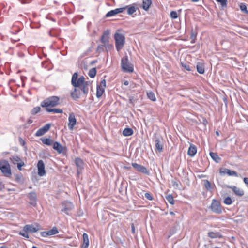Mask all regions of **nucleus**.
I'll use <instances>...</instances> for the list:
<instances>
[{
	"instance_id": "9d476101",
	"label": "nucleus",
	"mask_w": 248,
	"mask_h": 248,
	"mask_svg": "<svg viewBox=\"0 0 248 248\" xmlns=\"http://www.w3.org/2000/svg\"><path fill=\"white\" fill-rule=\"evenodd\" d=\"M132 166L134 169H135L139 172L143 173L147 175H149L150 174V172L147 170L146 168L143 166H142L136 163H132Z\"/></svg>"
},
{
	"instance_id": "0e129e2a",
	"label": "nucleus",
	"mask_w": 248,
	"mask_h": 248,
	"mask_svg": "<svg viewBox=\"0 0 248 248\" xmlns=\"http://www.w3.org/2000/svg\"><path fill=\"white\" fill-rule=\"evenodd\" d=\"M33 122V121L31 119H29L28 121V124H30Z\"/></svg>"
},
{
	"instance_id": "8fccbe9b",
	"label": "nucleus",
	"mask_w": 248,
	"mask_h": 248,
	"mask_svg": "<svg viewBox=\"0 0 248 248\" xmlns=\"http://www.w3.org/2000/svg\"><path fill=\"white\" fill-rule=\"evenodd\" d=\"M104 47L105 44L99 45L97 48V52L98 53H100L101 52L103 51L104 50Z\"/></svg>"
},
{
	"instance_id": "393cba45",
	"label": "nucleus",
	"mask_w": 248,
	"mask_h": 248,
	"mask_svg": "<svg viewBox=\"0 0 248 248\" xmlns=\"http://www.w3.org/2000/svg\"><path fill=\"white\" fill-rule=\"evenodd\" d=\"M182 66L186 70L188 71H193L195 70V67L190 65V64L187 62H181Z\"/></svg>"
},
{
	"instance_id": "f3484780",
	"label": "nucleus",
	"mask_w": 248,
	"mask_h": 248,
	"mask_svg": "<svg viewBox=\"0 0 248 248\" xmlns=\"http://www.w3.org/2000/svg\"><path fill=\"white\" fill-rule=\"evenodd\" d=\"M75 163L77 167V173L79 175L83 169V162L81 159L76 158L75 159Z\"/></svg>"
},
{
	"instance_id": "37998d69",
	"label": "nucleus",
	"mask_w": 248,
	"mask_h": 248,
	"mask_svg": "<svg viewBox=\"0 0 248 248\" xmlns=\"http://www.w3.org/2000/svg\"><path fill=\"white\" fill-rule=\"evenodd\" d=\"M147 96L152 101H155L156 100L155 95L153 92L147 93Z\"/></svg>"
},
{
	"instance_id": "c03bdc74",
	"label": "nucleus",
	"mask_w": 248,
	"mask_h": 248,
	"mask_svg": "<svg viewBox=\"0 0 248 248\" xmlns=\"http://www.w3.org/2000/svg\"><path fill=\"white\" fill-rule=\"evenodd\" d=\"M223 202L226 205H230L232 203V201L230 197H227L224 199Z\"/></svg>"
},
{
	"instance_id": "58836bf2",
	"label": "nucleus",
	"mask_w": 248,
	"mask_h": 248,
	"mask_svg": "<svg viewBox=\"0 0 248 248\" xmlns=\"http://www.w3.org/2000/svg\"><path fill=\"white\" fill-rule=\"evenodd\" d=\"M166 200L168 201V202L171 204L173 205L174 204V200L173 199V196L170 195H168L166 197Z\"/></svg>"
},
{
	"instance_id": "79ce46f5",
	"label": "nucleus",
	"mask_w": 248,
	"mask_h": 248,
	"mask_svg": "<svg viewBox=\"0 0 248 248\" xmlns=\"http://www.w3.org/2000/svg\"><path fill=\"white\" fill-rule=\"evenodd\" d=\"M41 110V108L40 107H36L33 108L31 111V113L32 115H35L38 113Z\"/></svg>"
},
{
	"instance_id": "a19ab883",
	"label": "nucleus",
	"mask_w": 248,
	"mask_h": 248,
	"mask_svg": "<svg viewBox=\"0 0 248 248\" xmlns=\"http://www.w3.org/2000/svg\"><path fill=\"white\" fill-rule=\"evenodd\" d=\"M49 235H52L58 233V230L56 227H53L51 230L48 231Z\"/></svg>"
},
{
	"instance_id": "c9c22d12",
	"label": "nucleus",
	"mask_w": 248,
	"mask_h": 248,
	"mask_svg": "<svg viewBox=\"0 0 248 248\" xmlns=\"http://www.w3.org/2000/svg\"><path fill=\"white\" fill-rule=\"evenodd\" d=\"M197 36V32L195 31H194L193 29L191 30V33L190 35V38L191 39V43H194L195 42V40L196 39Z\"/></svg>"
},
{
	"instance_id": "4be33fe9",
	"label": "nucleus",
	"mask_w": 248,
	"mask_h": 248,
	"mask_svg": "<svg viewBox=\"0 0 248 248\" xmlns=\"http://www.w3.org/2000/svg\"><path fill=\"white\" fill-rule=\"evenodd\" d=\"M53 148L61 154L62 152L63 147L60 143L55 141L53 143Z\"/></svg>"
},
{
	"instance_id": "a211bd4d",
	"label": "nucleus",
	"mask_w": 248,
	"mask_h": 248,
	"mask_svg": "<svg viewBox=\"0 0 248 248\" xmlns=\"http://www.w3.org/2000/svg\"><path fill=\"white\" fill-rule=\"evenodd\" d=\"M219 173L221 175L227 173L229 176H237V173L236 171L226 168L220 169Z\"/></svg>"
},
{
	"instance_id": "de8ad7c7",
	"label": "nucleus",
	"mask_w": 248,
	"mask_h": 248,
	"mask_svg": "<svg viewBox=\"0 0 248 248\" xmlns=\"http://www.w3.org/2000/svg\"><path fill=\"white\" fill-rule=\"evenodd\" d=\"M25 166V163L24 162L21 160L20 162H19L18 163H17V168L19 170H22V167Z\"/></svg>"
},
{
	"instance_id": "49530a36",
	"label": "nucleus",
	"mask_w": 248,
	"mask_h": 248,
	"mask_svg": "<svg viewBox=\"0 0 248 248\" xmlns=\"http://www.w3.org/2000/svg\"><path fill=\"white\" fill-rule=\"evenodd\" d=\"M105 47L106 48V51L108 52L112 49L113 46L111 44H108V43H107L105 44Z\"/></svg>"
},
{
	"instance_id": "6e6552de",
	"label": "nucleus",
	"mask_w": 248,
	"mask_h": 248,
	"mask_svg": "<svg viewBox=\"0 0 248 248\" xmlns=\"http://www.w3.org/2000/svg\"><path fill=\"white\" fill-rule=\"evenodd\" d=\"M155 149L159 152H161L163 150V139L160 136H155L154 139Z\"/></svg>"
},
{
	"instance_id": "a878e982",
	"label": "nucleus",
	"mask_w": 248,
	"mask_h": 248,
	"mask_svg": "<svg viewBox=\"0 0 248 248\" xmlns=\"http://www.w3.org/2000/svg\"><path fill=\"white\" fill-rule=\"evenodd\" d=\"M204 186L207 190L211 191L214 189V186L208 180H204Z\"/></svg>"
},
{
	"instance_id": "5701e85b",
	"label": "nucleus",
	"mask_w": 248,
	"mask_h": 248,
	"mask_svg": "<svg viewBox=\"0 0 248 248\" xmlns=\"http://www.w3.org/2000/svg\"><path fill=\"white\" fill-rule=\"evenodd\" d=\"M108 35L109 32L108 31H105L103 33L101 37V42L105 44L108 43Z\"/></svg>"
},
{
	"instance_id": "e2e57ef3",
	"label": "nucleus",
	"mask_w": 248,
	"mask_h": 248,
	"mask_svg": "<svg viewBox=\"0 0 248 248\" xmlns=\"http://www.w3.org/2000/svg\"><path fill=\"white\" fill-rule=\"evenodd\" d=\"M4 185L2 182H0V190H2L4 188Z\"/></svg>"
},
{
	"instance_id": "864d4df0",
	"label": "nucleus",
	"mask_w": 248,
	"mask_h": 248,
	"mask_svg": "<svg viewBox=\"0 0 248 248\" xmlns=\"http://www.w3.org/2000/svg\"><path fill=\"white\" fill-rule=\"evenodd\" d=\"M41 235L44 237H47L48 236H50L49 234L48 231H43V232H41Z\"/></svg>"
},
{
	"instance_id": "09e8293b",
	"label": "nucleus",
	"mask_w": 248,
	"mask_h": 248,
	"mask_svg": "<svg viewBox=\"0 0 248 248\" xmlns=\"http://www.w3.org/2000/svg\"><path fill=\"white\" fill-rule=\"evenodd\" d=\"M170 17L172 19H176L178 17L177 13L176 11H173L170 12Z\"/></svg>"
},
{
	"instance_id": "f257e3e1",
	"label": "nucleus",
	"mask_w": 248,
	"mask_h": 248,
	"mask_svg": "<svg viewBox=\"0 0 248 248\" xmlns=\"http://www.w3.org/2000/svg\"><path fill=\"white\" fill-rule=\"evenodd\" d=\"M91 85L89 81H86L84 84H82L79 87H74V91L71 93V97L75 100L79 98V96L83 93L86 95L89 92V86Z\"/></svg>"
},
{
	"instance_id": "ddd939ff",
	"label": "nucleus",
	"mask_w": 248,
	"mask_h": 248,
	"mask_svg": "<svg viewBox=\"0 0 248 248\" xmlns=\"http://www.w3.org/2000/svg\"><path fill=\"white\" fill-rule=\"evenodd\" d=\"M38 174L40 176H43L46 174L45 164L44 162L40 160L37 163Z\"/></svg>"
},
{
	"instance_id": "cd10ccee",
	"label": "nucleus",
	"mask_w": 248,
	"mask_h": 248,
	"mask_svg": "<svg viewBox=\"0 0 248 248\" xmlns=\"http://www.w3.org/2000/svg\"><path fill=\"white\" fill-rule=\"evenodd\" d=\"M152 3L151 0H143L142 8L144 10L147 11L149 9Z\"/></svg>"
},
{
	"instance_id": "c85d7f7f",
	"label": "nucleus",
	"mask_w": 248,
	"mask_h": 248,
	"mask_svg": "<svg viewBox=\"0 0 248 248\" xmlns=\"http://www.w3.org/2000/svg\"><path fill=\"white\" fill-rule=\"evenodd\" d=\"M210 155L211 157L216 162L219 163L221 160V158L219 157V156L216 153L210 152Z\"/></svg>"
},
{
	"instance_id": "774afa93",
	"label": "nucleus",
	"mask_w": 248,
	"mask_h": 248,
	"mask_svg": "<svg viewBox=\"0 0 248 248\" xmlns=\"http://www.w3.org/2000/svg\"><path fill=\"white\" fill-rule=\"evenodd\" d=\"M170 215H174V212H170Z\"/></svg>"
},
{
	"instance_id": "c756f323",
	"label": "nucleus",
	"mask_w": 248,
	"mask_h": 248,
	"mask_svg": "<svg viewBox=\"0 0 248 248\" xmlns=\"http://www.w3.org/2000/svg\"><path fill=\"white\" fill-rule=\"evenodd\" d=\"M133 134V130L130 128H126L123 131V135L124 136H131Z\"/></svg>"
},
{
	"instance_id": "f8f14e48",
	"label": "nucleus",
	"mask_w": 248,
	"mask_h": 248,
	"mask_svg": "<svg viewBox=\"0 0 248 248\" xmlns=\"http://www.w3.org/2000/svg\"><path fill=\"white\" fill-rule=\"evenodd\" d=\"M68 121L69 123L68 124V126L70 130H73L74 125H76L77 123V120L75 118V114L73 113H71L69 114L68 117Z\"/></svg>"
},
{
	"instance_id": "7c9ffc66",
	"label": "nucleus",
	"mask_w": 248,
	"mask_h": 248,
	"mask_svg": "<svg viewBox=\"0 0 248 248\" xmlns=\"http://www.w3.org/2000/svg\"><path fill=\"white\" fill-rule=\"evenodd\" d=\"M104 91H105L104 88L97 86V90H96V97L98 98L101 97L102 96V95H103Z\"/></svg>"
},
{
	"instance_id": "338daca9",
	"label": "nucleus",
	"mask_w": 248,
	"mask_h": 248,
	"mask_svg": "<svg viewBox=\"0 0 248 248\" xmlns=\"http://www.w3.org/2000/svg\"><path fill=\"white\" fill-rule=\"evenodd\" d=\"M0 248H9L7 247L6 246H1Z\"/></svg>"
},
{
	"instance_id": "2eb2a0df",
	"label": "nucleus",
	"mask_w": 248,
	"mask_h": 248,
	"mask_svg": "<svg viewBox=\"0 0 248 248\" xmlns=\"http://www.w3.org/2000/svg\"><path fill=\"white\" fill-rule=\"evenodd\" d=\"M63 208L61 210L62 212H65L66 214H68V211H70L73 208V204L71 202L64 201L62 203Z\"/></svg>"
},
{
	"instance_id": "6ab92c4d",
	"label": "nucleus",
	"mask_w": 248,
	"mask_h": 248,
	"mask_svg": "<svg viewBox=\"0 0 248 248\" xmlns=\"http://www.w3.org/2000/svg\"><path fill=\"white\" fill-rule=\"evenodd\" d=\"M196 69L197 72L201 74H203L205 72L204 64L202 62H199L196 63Z\"/></svg>"
},
{
	"instance_id": "ea45409f",
	"label": "nucleus",
	"mask_w": 248,
	"mask_h": 248,
	"mask_svg": "<svg viewBox=\"0 0 248 248\" xmlns=\"http://www.w3.org/2000/svg\"><path fill=\"white\" fill-rule=\"evenodd\" d=\"M239 7L241 11H242L243 13L248 14V11L247 9V6L245 3H241Z\"/></svg>"
},
{
	"instance_id": "1a4fd4ad",
	"label": "nucleus",
	"mask_w": 248,
	"mask_h": 248,
	"mask_svg": "<svg viewBox=\"0 0 248 248\" xmlns=\"http://www.w3.org/2000/svg\"><path fill=\"white\" fill-rule=\"evenodd\" d=\"M27 197L30 201V204L33 207L36 206L37 201L36 193L34 191L31 192L28 194Z\"/></svg>"
},
{
	"instance_id": "473e14b6",
	"label": "nucleus",
	"mask_w": 248,
	"mask_h": 248,
	"mask_svg": "<svg viewBox=\"0 0 248 248\" xmlns=\"http://www.w3.org/2000/svg\"><path fill=\"white\" fill-rule=\"evenodd\" d=\"M41 140L43 144L49 146L51 145L53 142V140L49 138H42L41 139Z\"/></svg>"
},
{
	"instance_id": "4468645a",
	"label": "nucleus",
	"mask_w": 248,
	"mask_h": 248,
	"mask_svg": "<svg viewBox=\"0 0 248 248\" xmlns=\"http://www.w3.org/2000/svg\"><path fill=\"white\" fill-rule=\"evenodd\" d=\"M127 7V6H125V7H122V8H117V9H115L114 10H112L108 12L106 14L105 16L106 17H108L114 16H115L116 14H118L119 13H122V12H124V10L126 9V8Z\"/></svg>"
},
{
	"instance_id": "bb28decb",
	"label": "nucleus",
	"mask_w": 248,
	"mask_h": 248,
	"mask_svg": "<svg viewBox=\"0 0 248 248\" xmlns=\"http://www.w3.org/2000/svg\"><path fill=\"white\" fill-rule=\"evenodd\" d=\"M208 236L211 238H222V235L219 232H209L208 233Z\"/></svg>"
},
{
	"instance_id": "b1692460",
	"label": "nucleus",
	"mask_w": 248,
	"mask_h": 248,
	"mask_svg": "<svg viewBox=\"0 0 248 248\" xmlns=\"http://www.w3.org/2000/svg\"><path fill=\"white\" fill-rule=\"evenodd\" d=\"M83 242L81 248H88L89 245L88 235L87 233H84L83 234Z\"/></svg>"
},
{
	"instance_id": "f704fd0d",
	"label": "nucleus",
	"mask_w": 248,
	"mask_h": 248,
	"mask_svg": "<svg viewBox=\"0 0 248 248\" xmlns=\"http://www.w3.org/2000/svg\"><path fill=\"white\" fill-rule=\"evenodd\" d=\"M10 160L14 164H17V163L21 160V158L16 155L11 156L10 158Z\"/></svg>"
},
{
	"instance_id": "4d7b16f0",
	"label": "nucleus",
	"mask_w": 248,
	"mask_h": 248,
	"mask_svg": "<svg viewBox=\"0 0 248 248\" xmlns=\"http://www.w3.org/2000/svg\"><path fill=\"white\" fill-rule=\"evenodd\" d=\"M19 141L20 144L22 146H24L25 144V141L20 137L19 138Z\"/></svg>"
},
{
	"instance_id": "680f3d73",
	"label": "nucleus",
	"mask_w": 248,
	"mask_h": 248,
	"mask_svg": "<svg viewBox=\"0 0 248 248\" xmlns=\"http://www.w3.org/2000/svg\"><path fill=\"white\" fill-rule=\"evenodd\" d=\"M96 62H97V60H94V61H92L90 62V65H94Z\"/></svg>"
},
{
	"instance_id": "4c0bfd02",
	"label": "nucleus",
	"mask_w": 248,
	"mask_h": 248,
	"mask_svg": "<svg viewBox=\"0 0 248 248\" xmlns=\"http://www.w3.org/2000/svg\"><path fill=\"white\" fill-rule=\"evenodd\" d=\"M96 69L95 68H93L89 70L88 73V75L90 77L93 78H94L96 74Z\"/></svg>"
},
{
	"instance_id": "72a5a7b5",
	"label": "nucleus",
	"mask_w": 248,
	"mask_h": 248,
	"mask_svg": "<svg viewBox=\"0 0 248 248\" xmlns=\"http://www.w3.org/2000/svg\"><path fill=\"white\" fill-rule=\"evenodd\" d=\"M127 7L126 9H127V14L129 15H132L134 12H135L138 8L136 7L135 6L132 5L130 7L127 6Z\"/></svg>"
},
{
	"instance_id": "69168bd1",
	"label": "nucleus",
	"mask_w": 248,
	"mask_h": 248,
	"mask_svg": "<svg viewBox=\"0 0 248 248\" xmlns=\"http://www.w3.org/2000/svg\"><path fill=\"white\" fill-rule=\"evenodd\" d=\"M128 84H129V82H128V81H125L124 82V85H128Z\"/></svg>"
},
{
	"instance_id": "7ed1b4c3",
	"label": "nucleus",
	"mask_w": 248,
	"mask_h": 248,
	"mask_svg": "<svg viewBox=\"0 0 248 248\" xmlns=\"http://www.w3.org/2000/svg\"><path fill=\"white\" fill-rule=\"evenodd\" d=\"M114 39L115 41V46L118 51L121 50L125 43V37L124 36L118 32H116L114 34Z\"/></svg>"
},
{
	"instance_id": "bf43d9fd",
	"label": "nucleus",
	"mask_w": 248,
	"mask_h": 248,
	"mask_svg": "<svg viewBox=\"0 0 248 248\" xmlns=\"http://www.w3.org/2000/svg\"><path fill=\"white\" fill-rule=\"evenodd\" d=\"M243 181L245 183V184L248 186V178L247 177H245L244 179H243Z\"/></svg>"
},
{
	"instance_id": "0eeeda50",
	"label": "nucleus",
	"mask_w": 248,
	"mask_h": 248,
	"mask_svg": "<svg viewBox=\"0 0 248 248\" xmlns=\"http://www.w3.org/2000/svg\"><path fill=\"white\" fill-rule=\"evenodd\" d=\"M211 209L213 212L217 214H220L222 212L220 202L215 199H214L212 201Z\"/></svg>"
},
{
	"instance_id": "aec40b11",
	"label": "nucleus",
	"mask_w": 248,
	"mask_h": 248,
	"mask_svg": "<svg viewBox=\"0 0 248 248\" xmlns=\"http://www.w3.org/2000/svg\"><path fill=\"white\" fill-rule=\"evenodd\" d=\"M39 230V228H37L34 226V225H26L24 227L23 231L24 232H36Z\"/></svg>"
},
{
	"instance_id": "412c9836",
	"label": "nucleus",
	"mask_w": 248,
	"mask_h": 248,
	"mask_svg": "<svg viewBox=\"0 0 248 248\" xmlns=\"http://www.w3.org/2000/svg\"><path fill=\"white\" fill-rule=\"evenodd\" d=\"M197 153V148L194 145L191 144L188 148L187 154L189 156L193 157Z\"/></svg>"
},
{
	"instance_id": "6e6d98bb",
	"label": "nucleus",
	"mask_w": 248,
	"mask_h": 248,
	"mask_svg": "<svg viewBox=\"0 0 248 248\" xmlns=\"http://www.w3.org/2000/svg\"><path fill=\"white\" fill-rule=\"evenodd\" d=\"M145 197L146 199L150 201H152L153 199L152 196L150 193H146L145 194Z\"/></svg>"
},
{
	"instance_id": "20e7f679",
	"label": "nucleus",
	"mask_w": 248,
	"mask_h": 248,
	"mask_svg": "<svg viewBox=\"0 0 248 248\" xmlns=\"http://www.w3.org/2000/svg\"><path fill=\"white\" fill-rule=\"evenodd\" d=\"M121 67L124 72L129 73L133 72V65L129 62L127 56H125L122 59Z\"/></svg>"
},
{
	"instance_id": "a18cd8bd",
	"label": "nucleus",
	"mask_w": 248,
	"mask_h": 248,
	"mask_svg": "<svg viewBox=\"0 0 248 248\" xmlns=\"http://www.w3.org/2000/svg\"><path fill=\"white\" fill-rule=\"evenodd\" d=\"M217 2L220 3L222 8L226 7L227 6V0H216Z\"/></svg>"
},
{
	"instance_id": "052dcab7",
	"label": "nucleus",
	"mask_w": 248,
	"mask_h": 248,
	"mask_svg": "<svg viewBox=\"0 0 248 248\" xmlns=\"http://www.w3.org/2000/svg\"><path fill=\"white\" fill-rule=\"evenodd\" d=\"M129 100L130 103L133 104L134 101V98L133 97L130 96L129 97Z\"/></svg>"
},
{
	"instance_id": "e433bc0d",
	"label": "nucleus",
	"mask_w": 248,
	"mask_h": 248,
	"mask_svg": "<svg viewBox=\"0 0 248 248\" xmlns=\"http://www.w3.org/2000/svg\"><path fill=\"white\" fill-rule=\"evenodd\" d=\"M171 184L175 189H178L179 188L180 182L179 180H177L176 179H175L171 181Z\"/></svg>"
},
{
	"instance_id": "9b49d317",
	"label": "nucleus",
	"mask_w": 248,
	"mask_h": 248,
	"mask_svg": "<svg viewBox=\"0 0 248 248\" xmlns=\"http://www.w3.org/2000/svg\"><path fill=\"white\" fill-rule=\"evenodd\" d=\"M51 125L50 124H46L44 126L40 128L37 131L35 134V136L39 137L43 135L50 129Z\"/></svg>"
},
{
	"instance_id": "39448f33",
	"label": "nucleus",
	"mask_w": 248,
	"mask_h": 248,
	"mask_svg": "<svg viewBox=\"0 0 248 248\" xmlns=\"http://www.w3.org/2000/svg\"><path fill=\"white\" fill-rule=\"evenodd\" d=\"M84 77L82 76L78 78V74L77 72L74 73L72 77L71 84L74 87H79L82 84L86 83Z\"/></svg>"
},
{
	"instance_id": "2f4dec72",
	"label": "nucleus",
	"mask_w": 248,
	"mask_h": 248,
	"mask_svg": "<svg viewBox=\"0 0 248 248\" xmlns=\"http://www.w3.org/2000/svg\"><path fill=\"white\" fill-rule=\"evenodd\" d=\"M46 110L48 112H53L54 113H62L63 111L62 109L60 108H46Z\"/></svg>"
},
{
	"instance_id": "13d9d810",
	"label": "nucleus",
	"mask_w": 248,
	"mask_h": 248,
	"mask_svg": "<svg viewBox=\"0 0 248 248\" xmlns=\"http://www.w3.org/2000/svg\"><path fill=\"white\" fill-rule=\"evenodd\" d=\"M131 232L133 234L135 233V228L133 223L131 224Z\"/></svg>"
},
{
	"instance_id": "3c124183",
	"label": "nucleus",
	"mask_w": 248,
	"mask_h": 248,
	"mask_svg": "<svg viewBox=\"0 0 248 248\" xmlns=\"http://www.w3.org/2000/svg\"><path fill=\"white\" fill-rule=\"evenodd\" d=\"M28 232H24L23 231H20L19 232V234H20V235L23 236V237H25L26 238H28L29 237V235L27 233Z\"/></svg>"
},
{
	"instance_id": "dca6fc26",
	"label": "nucleus",
	"mask_w": 248,
	"mask_h": 248,
	"mask_svg": "<svg viewBox=\"0 0 248 248\" xmlns=\"http://www.w3.org/2000/svg\"><path fill=\"white\" fill-rule=\"evenodd\" d=\"M226 187L227 188L232 189L233 190L234 194L237 196H242L244 194V192L243 190L239 188H238L235 186L226 185Z\"/></svg>"
},
{
	"instance_id": "5fc2aeb1",
	"label": "nucleus",
	"mask_w": 248,
	"mask_h": 248,
	"mask_svg": "<svg viewBox=\"0 0 248 248\" xmlns=\"http://www.w3.org/2000/svg\"><path fill=\"white\" fill-rule=\"evenodd\" d=\"M106 82L105 79H103L101 81V82L100 83V85H98V86L105 89L106 87Z\"/></svg>"
},
{
	"instance_id": "423d86ee",
	"label": "nucleus",
	"mask_w": 248,
	"mask_h": 248,
	"mask_svg": "<svg viewBox=\"0 0 248 248\" xmlns=\"http://www.w3.org/2000/svg\"><path fill=\"white\" fill-rule=\"evenodd\" d=\"M0 170L5 176L9 177L11 176L10 166L7 160L0 161Z\"/></svg>"
},
{
	"instance_id": "603ef678",
	"label": "nucleus",
	"mask_w": 248,
	"mask_h": 248,
	"mask_svg": "<svg viewBox=\"0 0 248 248\" xmlns=\"http://www.w3.org/2000/svg\"><path fill=\"white\" fill-rule=\"evenodd\" d=\"M23 176L21 174H17L16 176V181L17 182H21Z\"/></svg>"
},
{
	"instance_id": "f03ea898",
	"label": "nucleus",
	"mask_w": 248,
	"mask_h": 248,
	"mask_svg": "<svg viewBox=\"0 0 248 248\" xmlns=\"http://www.w3.org/2000/svg\"><path fill=\"white\" fill-rule=\"evenodd\" d=\"M59 104H60V98L58 96H52L43 101L41 103V106L47 108L49 107H54Z\"/></svg>"
}]
</instances>
